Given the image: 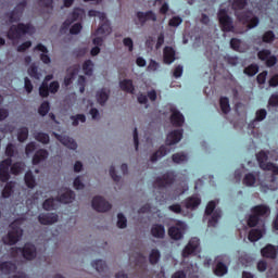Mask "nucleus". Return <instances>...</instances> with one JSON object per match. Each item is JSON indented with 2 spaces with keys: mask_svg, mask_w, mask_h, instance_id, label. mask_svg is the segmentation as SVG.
Wrapping results in <instances>:
<instances>
[{
  "mask_svg": "<svg viewBox=\"0 0 278 278\" xmlns=\"http://www.w3.org/2000/svg\"><path fill=\"white\" fill-rule=\"evenodd\" d=\"M251 213L252 214L248 218L249 227H257V225L266 227V224L262 218H268V216H270V206L258 204L251 208Z\"/></svg>",
  "mask_w": 278,
  "mask_h": 278,
  "instance_id": "f257e3e1",
  "label": "nucleus"
},
{
  "mask_svg": "<svg viewBox=\"0 0 278 278\" xmlns=\"http://www.w3.org/2000/svg\"><path fill=\"white\" fill-rule=\"evenodd\" d=\"M10 229L8 235L2 238V242L9 247H14L23 238V228L18 226V223L13 222L10 224Z\"/></svg>",
  "mask_w": 278,
  "mask_h": 278,
  "instance_id": "f03ea898",
  "label": "nucleus"
},
{
  "mask_svg": "<svg viewBox=\"0 0 278 278\" xmlns=\"http://www.w3.org/2000/svg\"><path fill=\"white\" fill-rule=\"evenodd\" d=\"M34 31V26L31 24L18 23L17 25H12L8 31L9 40H18L21 36L25 34H30Z\"/></svg>",
  "mask_w": 278,
  "mask_h": 278,
  "instance_id": "7ed1b4c3",
  "label": "nucleus"
},
{
  "mask_svg": "<svg viewBox=\"0 0 278 278\" xmlns=\"http://www.w3.org/2000/svg\"><path fill=\"white\" fill-rule=\"evenodd\" d=\"M10 253L12 255V257H16L18 255V253H22L24 260H36V245H34V243H25L23 248H11Z\"/></svg>",
  "mask_w": 278,
  "mask_h": 278,
  "instance_id": "20e7f679",
  "label": "nucleus"
},
{
  "mask_svg": "<svg viewBox=\"0 0 278 278\" xmlns=\"http://www.w3.org/2000/svg\"><path fill=\"white\" fill-rule=\"evenodd\" d=\"M256 160L262 170H270L273 175H278V165L273 162H268V152L261 150L256 153Z\"/></svg>",
  "mask_w": 278,
  "mask_h": 278,
  "instance_id": "39448f33",
  "label": "nucleus"
},
{
  "mask_svg": "<svg viewBox=\"0 0 278 278\" xmlns=\"http://www.w3.org/2000/svg\"><path fill=\"white\" fill-rule=\"evenodd\" d=\"M177 179V175L174 170H167L162 176H159L155 178L153 182L154 188H159V190H162L163 188H168L175 184V180Z\"/></svg>",
  "mask_w": 278,
  "mask_h": 278,
  "instance_id": "423d86ee",
  "label": "nucleus"
},
{
  "mask_svg": "<svg viewBox=\"0 0 278 278\" xmlns=\"http://www.w3.org/2000/svg\"><path fill=\"white\" fill-rule=\"evenodd\" d=\"M205 216H212L208 220V227H216V225H218V219L223 216V211H220V208H216V201H210L207 203Z\"/></svg>",
  "mask_w": 278,
  "mask_h": 278,
  "instance_id": "0eeeda50",
  "label": "nucleus"
},
{
  "mask_svg": "<svg viewBox=\"0 0 278 278\" xmlns=\"http://www.w3.org/2000/svg\"><path fill=\"white\" fill-rule=\"evenodd\" d=\"M217 18L222 31L229 33L233 29V18L229 16L227 9H219L217 12Z\"/></svg>",
  "mask_w": 278,
  "mask_h": 278,
  "instance_id": "6e6552de",
  "label": "nucleus"
},
{
  "mask_svg": "<svg viewBox=\"0 0 278 278\" xmlns=\"http://www.w3.org/2000/svg\"><path fill=\"white\" fill-rule=\"evenodd\" d=\"M25 8H27V0H22L11 12L7 13L5 17L9 20V23H20L21 18H23Z\"/></svg>",
  "mask_w": 278,
  "mask_h": 278,
  "instance_id": "1a4fd4ad",
  "label": "nucleus"
},
{
  "mask_svg": "<svg viewBox=\"0 0 278 278\" xmlns=\"http://www.w3.org/2000/svg\"><path fill=\"white\" fill-rule=\"evenodd\" d=\"M136 17L138 21V23H136V25H141V27H144V25H147V23H149V21H151L152 23H155L157 21V15L152 10H149L146 12L138 11L136 13Z\"/></svg>",
  "mask_w": 278,
  "mask_h": 278,
  "instance_id": "9d476101",
  "label": "nucleus"
},
{
  "mask_svg": "<svg viewBox=\"0 0 278 278\" xmlns=\"http://www.w3.org/2000/svg\"><path fill=\"white\" fill-rule=\"evenodd\" d=\"M12 166V159L8 157L0 162V181L2 184H8L10 181V175Z\"/></svg>",
  "mask_w": 278,
  "mask_h": 278,
  "instance_id": "9b49d317",
  "label": "nucleus"
},
{
  "mask_svg": "<svg viewBox=\"0 0 278 278\" xmlns=\"http://www.w3.org/2000/svg\"><path fill=\"white\" fill-rule=\"evenodd\" d=\"M91 205L96 212H110L112 210V204L101 195H96L91 201Z\"/></svg>",
  "mask_w": 278,
  "mask_h": 278,
  "instance_id": "f8f14e48",
  "label": "nucleus"
},
{
  "mask_svg": "<svg viewBox=\"0 0 278 278\" xmlns=\"http://www.w3.org/2000/svg\"><path fill=\"white\" fill-rule=\"evenodd\" d=\"M257 58L261 62H265L268 68H273L277 64V56L273 55V52L268 49H263L257 52Z\"/></svg>",
  "mask_w": 278,
  "mask_h": 278,
  "instance_id": "ddd939ff",
  "label": "nucleus"
},
{
  "mask_svg": "<svg viewBox=\"0 0 278 278\" xmlns=\"http://www.w3.org/2000/svg\"><path fill=\"white\" fill-rule=\"evenodd\" d=\"M200 244L201 240H199V238H191L188 244L182 250V257H190V255L197 253V250L199 249Z\"/></svg>",
  "mask_w": 278,
  "mask_h": 278,
  "instance_id": "4468645a",
  "label": "nucleus"
},
{
  "mask_svg": "<svg viewBox=\"0 0 278 278\" xmlns=\"http://www.w3.org/2000/svg\"><path fill=\"white\" fill-rule=\"evenodd\" d=\"M100 18L102 22L96 30L97 36H108L109 34H112V26H110V21H108V17H105V13H102Z\"/></svg>",
  "mask_w": 278,
  "mask_h": 278,
  "instance_id": "2eb2a0df",
  "label": "nucleus"
},
{
  "mask_svg": "<svg viewBox=\"0 0 278 278\" xmlns=\"http://www.w3.org/2000/svg\"><path fill=\"white\" fill-rule=\"evenodd\" d=\"M181 138H184V129H176L167 135L165 143L167 147H173V144L180 142Z\"/></svg>",
  "mask_w": 278,
  "mask_h": 278,
  "instance_id": "dca6fc26",
  "label": "nucleus"
},
{
  "mask_svg": "<svg viewBox=\"0 0 278 278\" xmlns=\"http://www.w3.org/2000/svg\"><path fill=\"white\" fill-rule=\"evenodd\" d=\"M59 216L55 213H41L38 216V222L40 225H54L58 223Z\"/></svg>",
  "mask_w": 278,
  "mask_h": 278,
  "instance_id": "f3484780",
  "label": "nucleus"
},
{
  "mask_svg": "<svg viewBox=\"0 0 278 278\" xmlns=\"http://www.w3.org/2000/svg\"><path fill=\"white\" fill-rule=\"evenodd\" d=\"M170 123L173 127H184L186 123V117L178 110L172 109Z\"/></svg>",
  "mask_w": 278,
  "mask_h": 278,
  "instance_id": "a211bd4d",
  "label": "nucleus"
},
{
  "mask_svg": "<svg viewBox=\"0 0 278 278\" xmlns=\"http://www.w3.org/2000/svg\"><path fill=\"white\" fill-rule=\"evenodd\" d=\"M49 159V151L46 149H39L33 155L31 164L33 166H38L41 162H46Z\"/></svg>",
  "mask_w": 278,
  "mask_h": 278,
  "instance_id": "6ab92c4d",
  "label": "nucleus"
},
{
  "mask_svg": "<svg viewBox=\"0 0 278 278\" xmlns=\"http://www.w3.org/2000/svg\"><path fill=\"white\" fill-rule=\"evenodd\" d=\"M186 233V227L184 226H172L168 229V236L172 240H181Z\"/></svg>",
  "mask_w": 278,
  "mask_h": 278,
  "instance_id": "aec40b11",
  "label": "nucleus"
},
{
  "mask_svg": "<svg viewBox=\"0 0 278 278\" xmlns=\"http://www.w3.org/2000/svg\"><path fill=\"white\" fill-rule=\"evenodd\" d=\"M150 233L153 238L162 240L166 236V228L162 224H153Z\"/></svg>",
  "mask_w": 278,
  "mask_h": 278,
  "instance_id": "412c9836",
  "label": "nucleus"
},
{
  "mask_svg": "<svg viewBox=\"0 0 278 278\" xmlns=\"http://www.w3.org/2000/svg\"><path fill=\"white\" fill-rule=\"evenodd\" d=\"M175 49L170 46H166L163 50V62L165 64H173L175 62Z\"/></svg>",
  "mask_w": 278,
  "mask_h": 278,
  "instance_id": "4be33fe9",
  "label": "nucleus"
},
{
  "mask_svg": "<svg viewBox=\"0 0 278 278\" xmlns=\"http://www.w3.org/2000/svg\"><path fill=\"white\" fill-rule=\"evenodd\" d=\"M74 199H75V191L73 190H67L61 195L55 197V200L59 203H64L65 205H67L68 203H73Z\"/></svg>",
  "mask_w": 278,
  "mask_h": 278,
  "instance_id": "5701e85b",
  "label": "nucleus"
},
{
  "mask_svg": "<svg viewBox=\"0 0 278 278\" xmlns=\"http://www.w3.org/2000/svg\"><path fill=\"white\" fill-rule=\"evenodd\" d=\"M14 270H16V264L12 261H4L0 263V273H2V275H12Z\"/></svg>",
  "mask_w": 278,
  "mask_h": 278,
  "instance_id": "b1692460",
  "label": "nucleus"
},
{
  "mask_svg": "<svg viewBox=\"0 0 278 278\" xmlns=\"http://www.w3.org/2000/svg\"><path fill=\"white\" fill-rule=\"evenodd\" d=\"M261 255L263 257H268L269 260H275L277 257V248L273 244H267L261 250Z\"/></svg>",
  "mask_w": 278,
  "mask_h": 278,
  "instance_id": "393cba45",
  "label": "nucleus"
},
{
  "mask_svg": "<svg viewBox=\"0 0 278 278\" xmlns=\"http://www.w3.org/2000/svg\"><path fill=\"white\" fill-rule=\"evenodd\" d=\"M261 229H252L249 232L248 240L250 242H257V240H261V238L264 236L266 228L265 226H261Z\"/></svg>",
  "mask_w": 278,
  "mask_h": 278,
  "instance_id": "a878e982",
  "label": "nucleus"
},
{
  "mask_svg": "<svg viewBox=\"0 0 278 278\" xmlns=\"http://www.w3.org/2000/svg\"><path fill=\"white\" fill-rule=\"evenodd\" d=\"M119 88L124 92H128V94H134L136 92V87L134 86V80L124 79L119 81Z\"/></svg>",
  "mask_w": 278,
  "mask_h": 278,
  "instance_id": "bb28decb",
  "label": "nucleus"
},
{
  "mask_svg": "<svg viewBox=\"0 0 278 278\" xmlns=\"http://www.w3.org/2000/svg\"><path fill=\"white\" fill-rule=\"evenodd\" d=\"M200 205H201V198L197 195L189 197L185 200V207H187V210H197V207Z\"/></svg>",
  "mask_w": 278,
  "mask_h": 278,
  "instance_id": "cd10ccee",
  "label": "nucleus"
},
{
  "mask_svg": "<svg viewBox=\"0 0 278 278\" xmlns=\"http://www.w3.org/2000/svg\"><path fill=\"white\" fill-rule=\"evenodd\" d=\"M235 16L239 23H242V25H247L249 21H251V17L253 16V12L251 11H242V12H236Z\"/></svg>",
  "mask_w": 278,
  "mask_h": 278,
  "instance_id": "c85d7f7f",
  "label": "nucleus"
},
{
  "mask_svg": "<svg viewBox=\"0 0 278 278\" xmlns=\"http://www.w3.org/2000/svg\"><path fill=\"white\" fill-rule=\"evenodd\" d=\"M59 141L61 142V144L67 147V149H71L72 151H76L77 149V142L68 136H60Z\"/></svg>",
  "mask_w": 278,
  "mask_h": 278,
  "instance_id": "c756f323",
  "label": "nucleus"
},
{
  "mask_svg": "<svg viewBox=\"0 0 278 278\" xmlns=\"http://www.w3.org/2000/svg\"><path fill=\"white\" fill-rule=\"evenodd\" d=\"M96 98L100 105H105V103H108V99H110V92H108L105 88H102L97 91Z\"/></svg>",
  "mask_w": 278,
  "mask_h": 278,
  "instance_id": "7c9ffc66",
  "label": "nucleus"
},
{
  "mask_svg": "<svg viewBox=\"0 0 278 278\" xmlns=\"http://www.w3.org/2000/svg\"><path fill=\"white\" fill-rule=\"evenodd\" d=\"M167 154H168V148H166V146H161L159 150L151 155L150 161L157 162L161 157H164V155H167Z\"/></svg>",
  "mask_w": 278,
  "mask_h": 278,
  "instance_id": "2f4dec72",
  "label": "nucleus"
},
{
  "mask_svg": "<svg viewBox=\"0 0 278 278\" xmlns=\"http://www.w3.org/2000/svg\"><path fill=\"white\" fill-rule=\"evenodd\" d=\"M213 271L216 277H225V275H227V273L229 271V268L225 263L218 262Z\"/></svg>",
  "mask_w": 278,
  "mask_h": 278,
  "instance_id": "473e14b6",
  "label": "nucleus"
},
{
  "mask_svg": "<svg viewBox=\"0 0 278 278\" xmlns=\"http://www.w3.org/2000/svg\"><path fill=\"white\" fill-rule=\"evenodd\" d=\"M162 258V253L157 249H152L149 254V262L152 266H155V264L160 263V260Z\"/></svg>",
  "mask_w": 278,
  "mask_h": 278,
  "instance_id": "72a5a7b5",
  "label": "nucleus"
},
{
  "mask_svg": "<svg viewBox=\"0 0 278 278\" xmlns=\"http://www.w3.org/2000/svg\"><path fill=\"white\" fill-rule=\"evenodd\" d=\"M249 5V0H232L231 1V10H233L235 14L236 12H239L240 10H244Z\"/></svg>",
  "mask_w": 278,
  "mask_h": 278,
  "instance_id": "f704fd0d",
  "label": "nucleus"
},
{
  "mask_svg": "<svg viewBox=\"0 0 278 278\" xmlns=\"http://www.w3.org/2000/svg\"><path fill=\"white\" fill-rule=\"evenodd\" d=\"M14 192V182L13 181H7L3 190H2V198L3 199H10L12 197V193Z\"/></svg>",
  "mask_w": 278,
  "mask_h": 278,
  "instance_id": "c9c22d12",
  "label": "nucleus"
},
{
  "mask_svg": "<svg viewBox=\"0 0 278 278\" xmlns=\"http://www.w3.org/2000/svg\"><path fill=\"white\" fill-rule=\"evenodd\" d=\"M243 73L248 75V77H255V75L260 73V66L257 64H250L243 70Z\"/></svg>",
  "mask_w": 278,
  "mask_h": 278,
  "instance_id": "e433bc0d",
  "label": "nucleus"
},
{
  "mask_svg": "<svg viewBox=\"0 0 278 278\" xmlns=\"http://www.w3.org/2000/svg\"><path fill=\"white\" fill-rule=\"evenodd\" d=\"M219 105H220V110L224 114H229V112H231V106L229 105V98L222 97L219 99Z\"/></svg>",
  "mask_w": 278,
  "mask_h": 278,
  "instance_id": "4c0bfd02",
  "label": "nucleus"
},
{
  "mask_svg": "<svg viewBox=\"0 0 278 278\" xmlns=\"http://www.w3.org/2000/svg\"><path fill=\"white\" fill-rule=\"evenodd\" d=\"M92 268L97 270V273H104L105 268H108V264L103 260H96L91 263Z\"/></svg>",
  "mask_w": 278,
  "mask_h": 278,
  "instance_id": "58836bf2",
  "label": "nucleus"
},
{
  "mask_svg": "<svg viewBox=\"0 0 278 278\" xmlns=\"http://www.w3.org/2000/svg\"><path fill=\"white\" fill-rule=\"evenodd\" d=\"M24 181L27 188H36V177L31 172H27L24 176Z\"/></svg>",
  "mask_w": 278,
  "mask_h": 278,
  "instance_id": "ea45409f",
  "label": "nucleus"
},
{
  "mask_svg": "<svg viewBox=\"0 0 278 278\" xmlns=\"http://www.w3.org/2000/svg\"><path fill=\"white\" fill-rule=\"evenodd\" d=\"M25 168V164L21 162L11 163V175H21Z\"/></svg>",
  "mask_w": 278,
  "mask_h": 278,
  "instance_id": "a19ab883",
  "label": "nucleus"
},
{
  "mask_svg": "<svg viewBox=\"0 0 278 278\" xmlns=\"http://www.w3.org/2000/svg\"><path fill=\"white\" fill-rule=\"evenodd\" d=\"M35 140H37V142H41V144H49V142H51L49 134L46 132H37L35 135Z\"/></svg>",
  "mask_w": 278,
  "mask_h": 278,
  "instance_id": "79ce46f5",
  "label": "nucleus"
},
{
  "mask_svg": "<svg viewBox=\"0 0 278 278\" xmlns=\"http://www.w3.org/2000/svg\"><path fill=\"white\" fill-rule=\"evenodd\" d=\"M93 68H94V63H92V60H86L83 63V71L85 75H88V76L92 75Z\"/></svg>",
  "mask_w": 278,
  "mask_h": 278,
  "instance_id": "37998d69",
  "label": "nucleus"
},
{
  "mask_svg": "<svg viewBox=\"0 0 278 278\" xmlns=\"http://www.w3.org/2000/svg\"><path fill=\"white\" fill-rule=\"evenodd\" d=\"M29 138V128L27 127H22L17 131V140L18 142H25Z\"/></svg>",
  "mask_w": 278,
  "mask_h": 278,
  "instance_id": "c03bdc74",
  "label": "nucleus"
},
{
  "mask_svg": "<svg viewBox=\"0 0 278 278\" xmlns=\"http://www.w3.org/2000/svg\"><path fill=\"white\" fill-rule=\"evenodd\" d=\"M55 201H58L55 198H49L43 201L42 208L46 210V212H51V210H55Z\"/></svg>",
  "mask_w": 278,
  "mask_h": 278,
  "instance_id": "a18cd8bd",
  "label": "nucleus"
},
{
  "mask_svg": "<svg viewBox=\"0 0 278 278\" xmlns=\"http://www.w3.org/2000/svg\"><path fill=\"white\" fill-rule=\"evenodd\" d=\"M255 181H257V177H255L253 173L245 174L243 178L244 186L253 187L255 186Z\"/></svg>",
  "mask_w": 278,
  "mask_h": 278,
  "instance_id": "49530a36",
  "label": "nucleus"
},
{
  "mask_svg": "<svg viewBox=\"0 0 278 278\" xmlns=\"http://www.w3.org/2000/svg\"><path fill=\"white\" fill-rule=\"evenodd\" d=\"M49 110H51V104L49 101H43L38 109V113L40 116H47L49 114Z\"/></svg>",
  "mask_w": 278,
  "mask_h": 278,
  "instance_id": "de8ad7c7",
  "label": "nucleus"
},
{
  "mask_svg": "<svg viewBox=\"0 0 278 278\" xmlns=\"http://www.w3.org/2000/svg\"><path fill=\"white\" fill-rule=\"evenodd\" d=\"M172 160L174 164H181L184 162H188V155L184 154V152L175 153L172 155Z\"/></svg>",
  "mask_w": 278,
  "mask_h": 278,
  "instance_id": "09e8293b",
  "label": "nucleus"
},
{
  "mask_svg": "<svg viewBox=\"0 0 278 278\" xmlns=\"http://www.w3.org/2000/svg\"><path fill=\"white\" fill-rule=\"evenodd\" d=\"M70 118L71 121H73L72 122L73 127H77L79 125V122L86 123V115L84 114L72 115Z\"/></svg>",
  "mask_w": 278,
  "mask_h": 278,
  "instance_id": "8fccbe9b",
  "label": "nucleus"
},
{
  "mask_svg": "<svg viewBox=\"0 0 278 278\" xmlns=\"http://www.w3.org/2000/svg\"><path fill=\"white\" fill-rule=\"evenodd\" d=\"M263 42L270 43L275 42V33L273 30H267L262 37Z\"/></svg>",
  "mask_w": 278,
  "mask_h": 278,
  "instance_id": "3c124183",
  "label": "nucleus"
},
{
  "mask_svg": "<svg viewBox=\"0 0 278 278\" xmlns=\"http://www.w3.org/2000/svg\"><path fill=\"white\" fill-rule=\"evenodd\" d=\"M117 227L119 229H125L127 227V217L123 213L117 214Z\"/></svg>",
  "mask_w": 278,
  "mask_h": 278,
  "instance_id": "603ef678",
  "label": "nucleus"
},
{
  "mask_svg": "<svg viewBox=\"0 0 278 278\" xmlns=\"http://www.w3.org/2000/svg\"><path fill=\"white\" fill-rule=\"evenodd\" d=\"M49 85L46 83V81H43L42 84H41V86L39 87V94H40V97H42L43 99H47V97H49Z\"/></svg>",
  "mask_w": 278,
  "mask_h": 278,
  "instance_id": "864d4df0",
  "label": "nucleus"
},
{
  "mask_svg": "<svg viewBox=\"0 0 278 278\" xmlns=\"http://www.w3.org/2000/svg\"><path fill=\"white\" fill-rule=\"evenodd\" d=\"M245 25L248 29H254V27H257V25H260V17L257 16L250 17L249 22Z\"/></svg>",
  "mask_w": 278,
  "mask_h": 278,
  "instance_id": "5fc2aeb1",
  "label": "nucleus"
},
{
  "mask_svg": "<svg viewBox=\"0 0 278 278\" xmlns=\"http://www.w3.org/2000/svg\"><path fill=\"white\" fill-rule=\"evenodd\" d=\"M81 14H84V10L75 8L71 14L72 22L79 21V18H81Z\"/></svg>",
  "mask_w": 278,
  "mask_h": 278,
  "instance_id": "6e6d98bb",
  "label": "nucleus"
},
{
  "mask_svg": "<svg viewBox=\"0 0 278 278\" xmlns=\"http://www.w3.org/2000/svg\"><path fill=\"white\" fill-rule=\"evenodd\" d=\"M28 75L29 77H33V79H40V74L38 73V67L36 65H30V68H28Z\"/></svg>",
  "mask_w": 278,
  "mask_h": 278,
  "instance_id": "4d7b16f0",
  "label": "nucleus"
},
{
  "mask_svg": "<svg viewBox=\"0 0 278 278\" xmlns=\"http://www.w3.org/2000/svg\"><path fill=\"white\" fill-rule=\"evenodd\" d=\"M242 45V40L238 39V38H231L230 39V48L233 51H240V46Z\"/></svg>",
  "mask_w": 278,
  "mask_h": 278,
  "instance_id": "13d9d810",
  "label": "nucleus"
},
{
  "mask_svg": "<svg viewBox=\"0 0 278 278\" xmlns=\"http://www.w3.org/2000/svg\"><path fill=\"white\" fill-rule=\"evenodd\" d=\"M184 23V20L180 16H174L169 20V27H179L180 24Z\"/></svg>",
  "mask_w": 278,
  "mask_h": 278,
  "instance_id": "bf43d9fd",
  "label": "nucleus"
},
{
  "mask_svg": "<svg viewBox=\"0 0 278 278\" xmlns=\"http://www.w3.org/2000/svg\"><path fill=\"white\" fill-rule=\"evenodd\" d=\"M24 88L28 94H31V92L34 91V85L28 77L24 78Z\"/></svg>",
  "mask_w": 278,
  "mask_h": 278,
  "instance_id": "052dcab7",
  "label": "nucleus"
},
{
  "mask_svg": "<svg viewBox=\"0 0 278 278\" xmlns=\"http://www.w3.org/2000/svg\"><path fill=\"white\" fill-rule=\"evenodd\" d=\"M268 112H266L265 109H260L258 111H256V117L255 121H257L258 123H262V121H264V118H266Z\"/></svg>",
  "mask_w": 278,
  "mask_h": 278,
  "instance_id": "680f3d73",
  "label": "nucleus"
},
{
  "mask_svg": "<svg viewBox=\"0 0 278 278\" xmlns=\"http://www.w3.org/2000/svg\"><path fill=\"white\" fill-rule=\"evenodd\" d=\"M48 90L51 92V94H55V92L60 90V83H58V80L50 83Z\"/></svg>",
  "mask_w": 278,
  "mask_h": 278,
  "instance_id": "e2e57ef3",
  "label": "nucleus"
},
{
  "mask_svg": "<svg viewBox=\"0 0 278 278\" xmlns=\"http://www.w3.org/2000/svg\"><path fill=\"white\" fill-rule=\"evenodd\" d=\"M29 48H31V41H25L17 47L16 51L17 53H25Z\"/></svg>",
  "mask_w": 278,
  "mask_h": 278,
  "instance_id": "0e129e2a",
  "label": "nucleus"
},
{
  "mask_svg": "<svg viewBox=\"0 0 278 278\" xmlns=\"http://www.w3.org/2000/svg\"><path fill=\"white\" fill-rule=\"evenodd\" d=\"M81 29V23H76L70 28V34H72V36H77V34H79Z\"/></svg>",
  "mask_w": 278,
  "mask_h": 278,
  "instance_id": "69168bd1",
  "label": "nucleus"
},
{
  "mask_svg": "<svg viewBox=\"0 0 278 278\" xmlns=\"http://www.w3.org/2000/svg\"><path fill=\"white\" fill-rule=\"evenodd\" d=\"M36 151V142L31 141L29 142L25 148L26 155H31Z\"/></svg>",
  "mask_w": 278,
  "mask_h": 278,
  "instance_id": "338daca9",
  "label": "nucleus"
},
{
  "mask_svg": "<svg viewBox=\"0 0 278 278\" xmlns=\"http://www.w3.org/2000/svg\"><path fill=\"white\" fill-rule=\"evenodd\" d=\"M5 155L7 157H10V160H12V157H14V144L9 143L5 148Z\"/></svg>",
  "mask_w": 278,
  "mask_h": 278,
  "instance_id": "774afa93",
  "label": "nucleus"
}]
</instances>
